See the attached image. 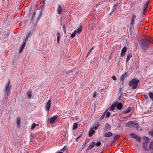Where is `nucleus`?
<instances>
[{"label": "nucleus", "instance_id": "nucleus-12", "mask_svg": "<svg viewBox=\"0 0 153 153\" xmlns=\"http://www.w3.org/2000/svg\"><path fill=\"white\" fill-rule=\"evenodd\" d=\"M113 134L111 132H108L105 133L103 134V136L105 137H109L112 136Z\"/></svg>", "mask_w": 153, "mask_h": 153}, {"label": "nucleus", "instance_id": "nucleus-60", "mask_svg": "<svg viewBox=\"0 0 153 153\" xmlns=\"http://www.w3.org/2000/svg\"><path fill=\"white\" fill-rule=\"evenodd\" d=\"M109 56V57H111V56Z\"/></svg>", "mask_w": 153, "mask_h": 153}, {"label": "nucleus", "instance_id": "nucleus-11", "mask_svg": "<svg viewBox=\"0 0 153 153\" xmlns=\"http://www.w3.org/2000/svg\"><path fill=\"white\" fill-rule=\"evenodd\" d=\"M95 145V142L94 141L92 142L89 145L87 149V150H88L91 149Z\"/></svg>", "mask_w": 153, "mask_h": 153}, {"label": "nucleus", "instance_id": "nucleus-56", "mask_svg": "<svg viewBox=\"0 0 153 153\" xmlns=\"http://www.w3.org/2000/svg\"><path fill=\"white\" fill-rule=\"evenodd\" d=\"M43 2L44 3H45V1H43Z\"/></svg>", "mask_w": 153, "mask_h": 153}, {"label": "nucleus", "instance_id": "nucleus-24", "mask_svg": "<svg viewBox=\"0 0 153 153\" xmlns=\"http://www.w3.org/2000/svg\"><path fill=\"white\" fill-rule=\"evenodd\" d=\"M20 121L21 119L19 118L18 117L17 119L16 123L18 128H20Z\"/></svg>", "mask_w": 153, "mask_h": 153}, {"label": "nucleus", "instance_id": "nucleus-16", "mask_svg": "<svg viewBox=\"0 0 153 153\" xmlns=\"http://www.w3.org/2000/svg\"><path fill=\"white\" fill-rule=\"evenodd\" d=\"M57 12L59 14H61L62 13V8L60 5H58L57 8Z\"/></svg>", "mask_w": 153, "mask_h": 153}, {"label": "nucleus", "instance_id": "nucleus-46", "mask_svg": "<svg viewBox=\"0 0 153 153\" xmlns=\"http://www.w3.org/2000/svg\"><path fill=\"white\" fill-rule=\"evenodd\" d=\"M60 37L57 36V42L59 43V42Z\"/></svg>", "mask_w": 153, "mask_h": 153}, {"label": "nucleus", "instance_id": "nucleus-13", "mask_svg": "<svg viewBox=\"0 0 153 153\" xmlns=\"http://www.w3.org/2000/svg\"><path fill=\"white\" fill-rule=\"evenodd\" d=\"M136 18V16H135L134 15H133V14H132V15L131 19V22L130 23L131 25H133L134 24Z\"/></svg>", "mask_w": 153, "mask_h": 153}, {"label": "nucleus", "instance_id": "nucleus-34", "mask_svg": "<svg viewBox=\"0 0 153 153\" xmlns=\"http://www.w3.org/2000/svg\"><path fill=\"white\" fill-rule=\"evenodd\" d=\"M76 33V30H75L74 32L71 35V37L73 38L75 37Z\"/></svg>", "mask_w": 153, "mask_h": 153}, {"label": "nucleus", "instance_id": "nucleus-58", "mask_svg": "<svg viewBox=\"0 0 153 153\" xmlns=\"http://www.w3.org/2000/svg\"><path fill=\"white\" fill-rule=\"evenodd\" d=\"M105 140H107V139H105Z\"/></svg>", "mask_w": 153, "mask_h": 153}, {"label": "nucleus", "instance_id": "nucleus-21", "mask_svg": "<svg viewBox=\"0 0 153 153\" xmlns=\"http://www.w3.org/2000/svg\"><path fill=\"white\" fill-rule=\"evenodd\" d=\"M117 103L114 102L111 106L110 109L111 111H113L114 110V108L116 107Z\"/></svg>", "mask_w": 153, "mask_h": 153}, {"label": "nucleus", "instance_id": "nucleus-14", "mask_svg": "<svg viewBox=\"0 0 153 153\" xmlns=\"http://www.w3.org/2000/svg\"><path fill=\"white\" fill-rule=\"evenodd\" d=\"M115 103H117V108L118 110H120L122 108L123 105L122 104L121 102L118 103L117 102H116Z\"/></svg>", "mask_w": 153, "mask_h": 153}, {"label": "nucleus", "instance_id": "nucleus-28", "mask_svg": "<svg viewBox=\"0 0 153 153\" xmlns=\"http://www.w3.org/2000/svg\"><path fill=\"white\" fill-rule=\"evenodd\" d=\"M99 125V124L98 123L95 124L93 126V128H93V129H94L95 130H96L97 129Z\"/></svg>", "mask_w": 153, "mask_h": 153}, {"label": "nucleus", "instance_id": "nucleus-37", "mask_svg": "<svg viewBox=\"0 0 153 153\" xmlns=\"http://www.w3.org/2000/svg\"><path fill=\"white\" fill-rule=\"evenodd\" d=\"M148 6V3L146 2L144 4V6H143V7L146 9V8Z\"/></svg>", "mask_w": 153, "mask_h": 153}, {"label": "nucleus", "instance_id": "nucleus-43", "mask_svg": "<svg viewBox=\"0 0 153 153\" xmlns=\"http://www.w3.org/2000/svg\"><path fill=\"white\" fill-rule=\"evenodd\" d=\"M28 38H27V37L26 36V37L25 39L23 40V42H25V43H26V42L27 41V39Z\"/></svg>", "mask_w": 153, "mask_h": 153}, {"label": "nucleus", "instance_id": "nucleus-3", "mask_svg": "<svg viewBox=\"0 0 153 153\" xmlns=\"http://www.w3.org/2000/svg\"><path fill=\"white\" fill-rule=\"evenodd\" d=\"M140 81L136 78H134L131 79L129 83V85L130 87L132 86L131 89H136L138 86V84Z\"/></svg>", "mask_w": 153, "mask_h": 153}, {"label": "nucleus", "instance_id": "nucleus-15", "mask_svg": "<svg viewBox=\"0 0 153 153\" xmlns=\"http://www.w3.org/2000/svg\"><path fill=\"white\" fill-rule=\"evenodd\" d=\"M95 132V131L93 129V128H91L89 132L88 136L91 137Z\"/></svg>", "mask_w": 153, "mask_h": 153}, {"label": "nucleus", "instance_id": "nucleus-30", "mask_svg": "<svg viewBox=\"0 0 153 153\" xmlns=\"http://www.w3.org/2000/svg\"><path fill=\"white\" fill-rule=\"evenodd\" d=\"M143 139L146 142H147V143L149 141V138L146 136H144L143 138Z\"/></svg>", "mask_w": 153, "mask_h": 153}, {"label": "nucleus", "instance_id": "nucleus-38", "mask_svg": "<svg viewBox=\"0 0 153 153\" xmlns=\"http://www.w3.org/2000/svg\"><path fill=\"white\" fill-rule=\"evenodd\" d=\"M110 113L109 112H108L106 114V117L107 118L110 117Z\"/></svg>", "mask_w": 153, "mask_h": 153}, {"label": "nucleus", "instance_id": "nucleus-26", "mask_svg": "<svg viewBox=\"0 0 153 153\" xmlns=\"http://www.w3.org/2000/svg\"><path fill=\"white\" fill-rule=\"evenodd\" d=\"M149 96L150 99L153 101V93L152 92H150L149 93Z\"/></svg>", "mask_w": 153, "mask_h": 153}, {"label": "nucleus", "instance_id": "nucleus-42", "mask_svg": "<svg viewBox=\"0 0 153 153\" xmlns=\"http://www.w3.org/2000/svg\"><path fill=\"white\" fill-rule=\"evenodd\" d=\"M143 96L145 97V99L148 100V97L147 95L144 94Z\"/></svg>", "mask_w": 153, "mask_h": 153}, {"label": "nucleus", "instance_id": "nucleus-59", "mask_svg": "<svg viewBox=\"0 0 153 153\" xmlns=\"http://www.w3.org/2000/svg\"><path fill=\"white\" fill-rule=\"evenodd\" d=\"M120 90H121V89H120Z\"/></svg>", "mask_w": 153, "mask_h": 153}, {"label": "nucleus", "instance_id": "nucleus-27", "mask_svg": "<svg viewBox=\"0 0 153 153\" xmlns=\"http://www.w3.org/2000/svg\"><path fill=\"white\" fill-rule=\"evenodd\" d=\"M132 110V108L131 107H129L125 111V114H127L129 113Z\"/></svg>", "mask_w": 153, "mask_h": 153}, {"label": "nucleus", "instance_id": "nucleus-10", "mask_svg": "<svg viewBox=\"0 0 153 153\" xmlns=\"http://www.w3.org/2000/svg\"><path fill=\"white\" fill-rule=\"evenodd\" d=\"M127 74L128 73L127 72H126L123 74L120 78V81H122L123 82L125 78H126L127 76Z\"/></svg>", "mask_w": 153, "mask_h": 153}, {"label": "nucleus", "instance_id": "nucleus-23", "mask_svg": "<svg viewBox=\"0 0 153 153\" xmlns=\"http://www.w3.org/2000/svg\"><path fill=\"white\" fill-rule=\"evenodd\" d=\"M111 128L110 125L108 123H106L105 126V129L106 130H109Z\"/></svg>", "mask_w": 153, "mask_h": 153}, {"label": "nucleus", "instance_id": "nucleus-53", "mask_svg": "<svg viewBox=\"0 0 153 153\" xmlns=\"http://www.w3.org/2000/svg\"><path fill=\"white\" fill-rule=\"evenodd\" d=\"M151 43H152L153 44V40H152V41H151Z\"/></svg>", "mask_w": 153, "mask_h": 153}, {"label": "nucleus", "instance_id": "nucleus-29", "mask_svg": "<svg viewBox=\"0 0 153 153\" xmlns=\"http://www.w3.org/2000/svg\"><path fill=\"white\" fill-rule=\"evenodd\" d=\"M78 127V124L77 123H75L74 124L73 129L74 130L76 129Z\"/></svg>", "mask_w": 153, "mask_h": 153}, {"label": "nucleus", "instance_id": "nucleus-22", "mask_svg": "<svg viewBox=\"0 0 153 153\" xmlns=\"http://www.w3.org/2000/svg\"><path fill=\"white\" fill-rule=\"evenodd\" d=\"M26 43L25 42H23L21 48L20 49V50L19 52V53H21L22 51L24 49L25 45H26Z\"/></svg>", "mask_w": 153, "mask_h": 153}, {"label": "nucleus", "instance_id": "nucleus-18", "mask_svg": "<svg viewBox=\"0 0 153 153\" xmlns=\"http://www.w3.org/2000/svg\"><path fill=\"white\" fill-rule=\"evenodd\" d=\"M149 149L150 150H152V152L151 153H153V141H152L150 142L149 146Z\"/></svg>", "mask_w": 153, "mask_h": 153}, {"label": "nucleus", "instance_id": "nucleus-33", "mask_svg": "<svg viewBox=\"0 0 153 153\" xmlns=\"http://www.w3.org/2000/svg\"><path fill=\"white\" fill-rule=\"evenodd\" d=\"M107 111H108V110H106V111L103 114L102 116L100 118V119H102L104 118L105 117V114H106V112Z\"/></svg>", "mask_w": 153, "mask_h": 153}, {"label": "nucleus", "instance_id": "nucleus-1", "mask_svg": "<svg viewBox=\"0 0 153 153\" xmlns=\"http://www.w3.org/2000/svg\"><path fill=\"white\" fill-rule=\"evenodd\" d=\"M151 40L146 38L144 39L140 40L138 44L141 49L143 51H147L149 48L150 44L151 43Z\"/></svg>", "mask_w": 153, "mask_h": 153}, {"label": "nucleus", "instance_id": "nucleus-7", "mask_svg": "<svg viewBox=\"0 0 153 153\" xmlns=\"http://www.w3.org/2000/svg\"><path fill=\"white\" fill-rule=\"evenodd\" d=\"M51 104V100H50L48 101L46 105V109L47 111H48L50 110Z\"/></svg>", "mask_w": 153, "mask_h": 153}, {"label": "nucleus", "instance_id": "nucleus-39", "mask_svg": "<svg viewBox=\"0 0 153 153\" xmlns=\"http://www.w3.org/2000/svg\"><path fill=\"white\" fill-rule=\"evenodd\" d=\"M149 134L151 135V136L153 137V130L152 131H150L149 132Z\"/></svg>", "mask_w": 153, "mask_h": 153}, {"label": "nucleus", "instance_id": "nucleus-40", "mask_svg": "<svg viewBox=\"0 0 153 153\" xmlns=\"http://www.w3.org/2000/svg\"><path fill=\"white\" fill-rule=\"evenodd\" d=\"M34 16H33L31 17V18L30 23L32 22V23H33V19H34Z\"/></svg>", "mask_w": 153, "mask_h": 153}, {"label": "nucleus", "instance_id": "nucleus-55", "mask_svg": "<svg viewBox=\"0 0 153 153\" xmlns=\"http://www.w3.org/2000/svg\"><path fill=\"white\" fill-rule=\"evenodd\" d=\"M35 12H34V13H33L34 15H35Z\"/></svg>", "mask_w": 153, "mask_h": 153}, {"label": "nucleus", "instance_id": "nucleus-9", "mask_svg": "<svg viewBox=\"0 0 153 153\" xmlns=\"http://www.w3.org/2000/svg\"><path fill=\"white\" fill-rule=\"evenodd\" d=\"M126 51L127 48L126 47H125L122 48L121 53V57H123L125 56Z\"/></svg>", "mask_w": 153, "mask_h": 153}, {"label": "nucleus", "instance_id": "nucleus-49", "mask_svg": "<svg viewBox=\"0 0 153 153\" xmlns=\"http://www.w3.org/2000/svg\"><path fill=\"white\" fill-rule=\"evenodd\" d=\"M81 135H80L79 136H78V137H77L76 138V140H77L78 139H79L81 137Z\"/></svg>", "mask_w": 153, "mask_h": 153}, {"label": "nucleus", "instance_id": "nucleus-6", "mask_svg": "<svg viewBox=\"0 0 153 153\" xmlns=\"http://www.w3.org/2000/svg\"><path fill=\"white\" fill-rule=\"evenodd\" d=\"M58 117L59 116H57L56 115H55L51 117L49 119L50 123L51 124H53Z\"/></svg>", "mask_w": 153, "mask_h": 153}, {"label": "nucleus", "instance_id": "nucleus-47", "mask_svg": "<svg viewBox=\"0 0 153 153\" xmlns=\"http://www.w3.org/2000/svg\"><path fill=\"white\" fill-rule=\"evenodd\" d=\"M60 33L59 32H57V36L60 37Z\"/></svg>", "mask_w": 153, "mask_h": 153}, {"label": "nucleus", "instance_id": "nucleus-41", "mask_svg": "<svg viewBox=\"0 0 153 153\" xmlns=\"http://www.w3.org/2000/svg\"><path fill=\"white\" fill-rule=\"evenodd\" d=\"M63 28L64 30V32L65 33L66 32V30L65 28V25H63Z\"/></svg>", "mask_w": 153, "mask_h": 153}, {"label": "nucleus", "instance_id": "nucleus-54", "mask_svg": "<svg viewBox=\"0 0 153 153\" xmlns=\"http://www.w3.org/2000/svg\"><path fill=\"white\" fill-rule=\"evenodd\" d=\"M90 63H93V61H92L91 62H90Z\"/></svg>", "mask_w": 153, "mask_h": 153}, {"label": "nucleus", "instance_id": "nucleus-50", "mask_svg": "<svg viewBox=\"0 0 153 153\" xmlns=\"http://www.w3.org/2000/svg\"><path fill=\"white\" fill-rule=\"evenodd\" d=\"M96 93H94L93 94V98H95V96H96Z\"/></svg>", "mask_w": 153, "mask_h": 153}, {"label": "nucleus", "instance_id": "nucleus-57", "mask_svg": "<svg viewBox=\"0 0 153 153\" xmlns=\"http://www.w3.org/2000/svg\"><path fill=\"white\" fill-rule=\"evenodd\" d=\"M103 152H102L101 153H103Z\"/></svg>", "mask_w": 153, "mask_h": 153}, {"label": "nucleus", "instance_id": "nucleus-19", "mask_svg": "<svg viewBox=\"0 0 153 153\" xmlns=\"http://www.w3.org/2000/svg\"><path fill=\"white\" fill-rule=\"evenodd\" d=\"M120 135H117L115 136L114 137V139L112 141V142L113 143H115L116 141H117L118 139L120 137Z\"/></svg>", "mask_w": 153, "mask_h": 153}, {"label": "nucleus", "instance_id": "nucleus-32", "mask_svg": "<svg viewBox=\"0 0 153 153\" xmlns=\"http://www.w3.org/2000/svg\"><path fill=\"white\" fill-rule=\"evenodd\" d=\"M101 144V143L100 141L97 142L96 143H95V146H99Z\"/></svg>", "mask_w": 153, "mask_h": 153}, {"label": "nucleus", "instance_id": "nucleus-45", "mask_svg": "<svg viewBox=\"0 0 153 153\" xmlns=\"http://www.w3.org/2000/svg\"><path fill=\"white\" fill-rule=\"evenodd\" d=\"M112 79H113L114 80H116V78L115 76H113L112 77Z\"/></svg>", "mask_w": 153, "mask_h": 153}, {"label": "nucleus", "instance_id": "nucleus-35", "mask_svg": "<svg viewBox=\"0 0 153 153\" xmlns=\"http://www.w3.org/2000/svg\"><path fill=\"white\" fill-rule=\"evenodd\" d=\"M94 48V47H92L89 50V51L88 52V54L87 55V56L89 55V54L90 53L92 50H93Z\"/></svg>", "mask_w": 153, "mask_h": 153}, {"label": "nucleus", "instance_id": "nucleus-48", "mask_svg": "<svg viewBox=\"0 0 153 153\" xmlns=\"http://www.w3.org/2000/svg\"><path fill=\"white\" fill-rule=\"evenodd\" d=\"M146 9L143 7V12H146Z\"/></svg>", "mask_w": 153, "mask_h": 153}, {"label": "nucleus", "instance_id": "nucleus-44", "mask_svg": "<svg viewBox=\"0 0 153 153\" xmlns=\"http://www.w3.org/2000/svg\"><path fill=\"white\" fill-rule=\"evenodd\" d=\"M66 146H65L62 149V150L64 151L66 150Z\"/></svg>", "mask_w": 153, "mask_h": 153}, {"label": "nucleus", "instance_id": "nucleus-51", "mask_svg": "<svg viewBox=\"0 0 153 153\" xmlns=\"http://www.w3.org/2000/svg\"><path fill=\"white\" fill-rule=\"evenodd\" d=\"M72 70H72L69 71H68V73H70L71 72H72Z\"/></svg>", "mask_w": 153, "mask_h": 153}, {"label": "nucleus", "instance_id": "nucleus-17", "mask_svg": "<svg viewBox=\"0 0 153 153\" xmlns=\"http://www.w3.org/2000/svg\"><path fill=\"white\" fill-rule=\"evenodd\" d=\"M82 30V26H81L79 28H78L76 30V35H79L80 33L81 32Z\"/></svg>", "mask_w": 153, "mask_h": 153}, {"label": "nucleus", "instance_id": "nucleus-20", "mask_svg": "<svg viewBox=\"0 0 153 153\" xmlns=\"http://www.w3.org/2000/svg\"><path fill=\"white\" fill-rule=\"evenodd\" d=\"M32 94V92L31 91H27V95L28 98L30 99Z\"/></svg>", "mask_w": 153, "mask_h": 153}, {"label": "nucleus", "instance_id": "nucleus-2", "mask_svg": "<svg viewBox=\"0 0 153 153\" xmlns=\"http://www.w3.org/2000/svg\"><path fill=\"white\" fill-rule=\"evenodd\" d=\"M12 88V85H10V81L8 79L5 88V91L6 95L7 96V99L10 95Z\"/></svg>", "mask_w": 153, "mask_h": 153}, {"label": "nucleus", "instance_id": "nucleus-36", "mask_svg": "<svg viewBox=\"0 0 153 153\" xmlns=\"http://www.w3.org/2000/svg\"><path fill=\"white\" fill-rule=\"evenodd\" d=\"M31 32L30 31H29L28 32V33H27V36H26V37H27V38H28L30 36H31Z\"/></svg>", "mask_w": 153, "mask_h": 153}, {"label": "nucleus", "instance_id": "nucleus-5", "mask_svg": "<svg viewBox=\"0 0 153 153\" xmlns=\"http://www.w3.org/2000/svg\"><path fill=\"white\" fill-rule=\"evenodd\" d=\"M128 125H131L132 126L136 128H138L139 127V125L136 122L133 121H130L126 125L127 127L128 126H127Z\"/></svg>", "mask_w": 153, "mask_h": 153}, {"label": "nucleus", "instance_id": "nucleus-25", "mask_svg": "<svg viewBox=\"0 0 153 153\" xmlns=\"http://www.w3.org/2000/svg\"><path fill=\"white\" fill-rule=\"evenodd\" d=\"M132 54L131 53H130L128 54L127 57L126 59V62H127L129 60L131 57L132 56Z\"/></svg>", "mask_w": 153, "mask_h": 153}, {"label": "nucleus", "instance_id": "nucleus-61", "mask_svg": "<svg viewBox=\"0 0 153 153\" xmlns=\"http://www.w3.org/2000/svg\"><path fill=\"white\" fill-rule=\"evenodd\" d=\"M109 56V57H111V56Z\"/></svg>", "mask_w": 153, "mask_h": 153}, {"label": "nucleus", "instance_id": "nucleus-4", "mask_svg": "<svg viewBox=\"0 0 153 153\" xmlns=\"http://www.w3.org/2000/svg\"><path fill=\"white\" fill-rule=\"evenodd\" d=\"M129 135L132 138L135 139L138 142H140L141 141V138L138 136L136 134L133 133H130Z\"/></svg>", "mask_w": 153, "mask_h": 153}, {"label": "nucleus", "instance_id": "nucleus-31", "mask_svg": "<svg viewBox=\"0 0 153 153\" xmlns=\"http://www.w3.org/2000/svg\"><path fill=\"white\" fill-rule=\"evenodd\" d=\"M38 126L39 125L37 124H35V123H33L32 125L31 129H33L34 128H35L36 126Z\"/></svg>", "mask_w": 153, "mask_h": 153}, {"label": "nucleus", "instance_id": "nucleus-52", "mask_svg": "<svg viewBox=\"0 0 153 153\" xmlns=\"http://www.w3.org/2000/svg\"><path fill=\"white\" fill-rule=\"evenodd\" d=\"M57 153H63L62 152H61V151H60V152H58Z\"/></svg>", "mask_w": 153, "mask_h": 153}, {"label": "nucleus", "instance_id": "nucleus-8", "mask_svg": "<svg viewBox=\"0 0 153 153\" xmlns=\"http://www.w3.org/2000/svg\"><path fill=\"white\" fill-rule=\"evenodd\" d=\"M142 147L144 151H147L148 150L147 142H143L142 143Z\"/></svg>", "mask_w": 153, "mask_h": 153}]
</instances>
